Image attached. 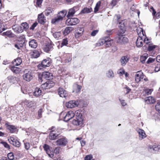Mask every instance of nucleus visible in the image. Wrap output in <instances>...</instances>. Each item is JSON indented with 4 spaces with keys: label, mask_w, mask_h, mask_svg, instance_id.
<instances>
[{
    "label": "nucleus",
    "mask_w": 160,
    "mask_h": 160,
    "mask_svg": "<svg viewBox=\"0 0 160 160\" xmlns=\"http://www.w3.org/2000/svg\"><path fill=\"white\" fill-rule=\"evenodd\" d=\"M118 26L120 30L117 34V42L120 44H125L128 42V38L123 35L125 30L124 28L125 25L122 21L119 23Z\"/></svg>",
    "instance_id": "f257e3e1"
},
{
    "label": "nucleus",
    "mask_w": 160,
    "mask_h": 160,
    "mask_svg": "<svg viewBox=\"0 0 160 160\" xmlns=\"http://www.w3.org/2000/svg\"><path fill=\"white\" fill-rule=\"evenodd\" d=\"M137 32L139 36L137 40L136 45L138 47H141L144 42L143 38L146 37V35H145V32L141 28H138L137 29Z\"/></svg>",
    "instance_id": "f03ea898"
},
{
    "label": "nucleus",
    "mask_w": 160,
    "mask_h": 160,
    "mask_svg": "<svg viewBox=\"0 0 160 160\" xmlns=\"http://www.w3.org/2000/svg\"><path fill=\"white\" fill-rule=\"evenodd\" d=\"M81 112L80 110H77L75 112L74 115L76 116V118L72 121V123L74 125L81 126L82 125L83 118Z\"/></svg>",
    "instance_id": "7ed1b4c3"
},
{
    "label": "nucleus",
    "mask_w": 160,
    "mask_h": 160,
    "mask_svg": "<svg viewBox=\"0 0 160 160\" xmlns=\"http://www.w3.org/2000/svg\"><path fill=\"white\" fill-rule=\"evenodd\" d=\"M52 63L50 58H48L44 59L42 62L41 64H39L38 66V68L40 69L48 67L50 66Z\"/></svg>",
    "instance_id": "20e7f679"
},
{
    "label": "nucleus",
    "mask_w": 160,
    "mask_h": 160,
    "mask_svg": "<svg viewBox=\"0 0 160 160\" xmlns=\"http://www.w3.org/2000/svg\"><path fill=\"white\" fill-rule=\"evenodd\" d=\"M23 79L27 81H30L32 78L33 73L29 69H25L24 72Z\"/></svg>",
    "instance_id": "39448f33"
},
{
    "label": "nucleus",
    "mask_w": 160,
    "mask_h": 160,
    "mask_svg": "<svg viewBox=\"0 0 160 160\" xmlns=\"http://www.w3.org/2000/svg\"><path fill=\"white\" fill-rule=\"evenodd\" d=\"M79 22V20L77 18H69L66 20V23L68 25H75Z\"/></svg>",
    "instance_id": "423d86ee"
},
{
    "label": "nucleus",
    "mask_w": 160,
    "mask_h": 160,
    "mask_svg": "<svg viewBox=\"0 0 160 160\" xmlns=\"http://www.w3.org/2000/svg\"><path fill=\"white\" fill-rule=\"evenodd\" d=\"M55 84L52 81H48L41 85L42 88L43 89H48L54 86Z\"/></svg>",
    "instance_id": "0eeeda50"
},
{
    "label": "nucleus",
    "mask_w": 160,
    "mask_h": 160,
    "mask_svg": "<svg viewBox=\"0 0 160 160\" xmlns=\"http://www.w3.org/2000/svg\"><path fill=\"white\" fill-rule=\"evenodd\" d=\"M79 105L78 101L75 100L70 101L66 103V107L68 108H72L77 107Z\"/></svg>",
    "instance_id": "6e6552de"
},
{
    "label": "nucleus",
    "mask_w": 160,
    "mask_h": 160,
    "mask_svg": "<svg viewBox=\"0 0 160 160\" xmlns=\"http://www.w3.org/2000/svg\"><path fill=\"white\" fill-rule=\"evenodd\" d=\"M84 31V30L83 27H78L77 28L75 31V38H78L81 37Z\"/></svg>",
    "instance_id": "1a4fd4ad"
},
{
    "label": "nucleus",
    "mask_w": 160,
    "mask_h": 160,
    "mask_svg": "<svg viewBox=\"0 0 160 160\" xmlns=\"http://www.w3.org/2000/svg\"><path fill=\"white\" fill-rule=\"evenodd\" d=\"M78 8L77 6L74 7L72 8L69 9L68 14L67 15V17L69 18L73 17L76 12L78 10Z\"/></svg>",
    "instance_id": "9d476101"
},
{
    "label": "nucleus",
    "mask_w": 160,
    "mask_h": 160,
    "mask_svg": "<svg viewBox=\"0 0 160 160\" xmlns=\"http://www.w3.org/2000/svg\"><path fill=\"white\" fill-rule=\"evenodd\" d=\"M68 143L66 138L64 137L58 139L56 141V143L58 145L61 146H65Z\"/></svg>",
    "instance_id": "9b49d317"
},
{
    "label": "nucleus",
    "mask_w": 160,
    "mask_h": 160,
    "mask_svg": "<svg viewBox=\"0 0 160 160\" xmlns=\"http://www.w3.org/2000/svg\"><path fill=\"white\" fill-rule=\"evenodd\" d=\"M74 116V113L72 111H68L66 114L64 118V121L65 122H68L70 119L72 118Z\"/></svg>",
    "instance_id": "f8f14e48"
},
{
    "label": "nucleus",
    "mask_w": 160,
    "mask_h": 160,
    "mask_svg": "<svg viewBox=\"0 0 160 160\" xmlns=\"http://www.w3.org/2000/svg\"><path fill=\"white\" fill-rule=\"evenodd\" d=\"M144 78V75L141 71H138L135 75V81L137 83L139 82Z\"/></svg>",
    "instance_id": "ddd939ff"
},
{
    "label": "nucleus",
    "mask_w": 160,
    "mask_h": 160,
    "mask_svg": "<svg viewBox=\"0 0 160 160\" xmlns=\"http://www.w3.org/2000/svg\"><path fill=\"white\" fill-rule=\"evenodd\" d=\"M58 92V94L61 97L65 98L68 96L67 92L62 88H59Z\"/></svg>",
    "instance_id": "4468645a"
},
{
    "label": "nucleus",
    "mask_w": 160,
    "mask_h": 160,
    "mask_svg": "<svg viewBox=\"0 0 160 160\" xmlns=\"http://www.w3.org/2000/svg\"><path fill=\"white\" fill-rule=\"evenodd\" d=\"M22 39V40L21 41V42H19L15 44L14 46L15 47L17 48L18 49H20L21 48H22L23 46V44L25 42V39L23 37H22L21 38H20L19 39Z\"/></svg>",
    "instance_id": "2eb2a0df"
},
{
    "label": "nucleus",
    "mask_w": 160,
    "mask_h": 160,
    "mask_svg": "<svg viewBox=\"0 0 160 160\" xmlns=\"http://www.w3.org/2000/svg\"><path fill=\"white\" fill-rule=\"evenodd\" d=\"M129 59V58L127 56L122 57L120 60V62L122 66H124L128 62Z\"/></svg>",
    "instance_id": "dca6fc26"
},
{
    "label": "nucleus",
    "mask_w": 160,
    "mask_h": 160,
    "mask_svg": "<svg viewBox=\"0 0 160 160\" xmlns=\"http://www.w3.org/2000/svg\"><path fill=\"white\" fill-rule=\"evenodd\" d=\"M38 21L39 23L41 24H44L46 22L45 18L42 13L38 15Z\"/></svg>",
    "instance_id": "f3484780"
},
{
    "label": "nucleus",
    "mask_w": 160,
    "mask_h": 160,
    "mask_svg": "<svg viewBox=\"0 0 160 160\" xmlns=\"http://www.w3.org/2000/svg\"><path fill=\"white\" fill-rule=\"evenodd\" d=\"M42 77L47 79H52V75L49 72H44L42 73Z\"/></svg>",
    "instance_id": "a211bd4d"
},
{
    "label": "nucleus",
    "mask_w": 160,
    "mask_h": 160,
    "mask_svg": "<svg viewBox=\"0 0 160 160\" xmlns=\"http://www.w3.org/2000/svg\"><path fill=\"white\" fill-rule=\"evenodd\" d=\"M138 133L139 134V139H142L146 137V135L143 130L142 129L138 128L137 130Z\"/></svg>",
    "instance_id": "6ab92c4d"
},
{
    "label": "nucleus",
    "mask_w": 160,
    "mask_h": 160,
    "mask_svg": "<svg viewBox=\"0 0 160 160\" xmlns=\"http://www.w3.org/2000/svg\"><path fill=\"white\" fill-rule=\"evenodd\" d=\"M145 101L147 104H153L155 102L154 98L152 97H148L145 98Z\"/></svg>",
    "instance_id": "aec40b11"
},
{
    "label": "nucleus",
    "mask_w": 160,
    "mask_h": 160,
    "mask_svg": "<svg viewBox=\"0 0 160 160\" xmlns=\"http://www.w3.org/2000/svg\"><path fill=\"white\" fill-rule=\"evenodd\" d=\"M58 138V135L53 131L50 132L49 135V138L50 139L54 140Z\"/></svg>",
    "instance_id": "412c9836"
},
{
    "label": "nucleus",
    "mask_w": 160,
    "mask_h": 160,
    "mask_svg": "<svg viewBox=\"0 0 160 160\" xmlns=\"http://www.w3.org/2000/svg\"><path fill=\"white\" fill-rule=\"evenodd\" d=\"M5 125L11 133H12L16 131L17 128L15 126L9 125L7 123L5 124Z\"/></svg>",
    "instance_id": "4be33fe9"
},
{
    "label": "nucleus",
    "mask_w": 160,
    "mask_h": 160,
    "mask_svg": "<svg viewBox=\"0 0 160 160\" xmlns=\"http://www.w3.org/2000/svg\"><path fill=\"white\" fill-rule=\"evenodd\" d=\"M33 95L36 97H38L40 96L42 94V91L41 89L38 88H35L33 92Z\"/></svg>",
    "instance_id": "5701e85b"
},
{
    "label": "nucleus",
    "mask_w": 160,
    "mask_h": 160,
    "mask_svg": "<svg viewBox=\"0 0 160 160\" xmlns=\"http://www.w3.org/2000/svg\"><path fill=\"white\" fill-rule=\"evenodd\" d=\"M29 45L31 48H35L38 46V43L36 40L32 39L29 42Z\"/></svg>",
    "instance_id": "b1692460"
},
{
    "label": "nucleus",
    "mask_w": 160,
    "mask_h": 160,
    "mask_svg": "<svg viewBox=\"0 0 160 160\" xmlns=\"http://www.w3.org/2000/svg\"><path fill=\"white\" fill-rule=\"evenodd\" d=\"M53 46V45L51 43H48L44 47L43 50L45 52H48L52 48Z\"/></svg>",
    "instance_id": "393cba45"
},
{
    "label": "nucleus",
    "mask_w": 160,
    "mask_h": 160,
    "mask_svg": "<svg viewBox=\"0 0 160 160\" xmlns=\"http://www.w3.org/2000/svg\"><path fill=\"white\" fill-rule=\"evenodd\" d=\"M12 29L17 33L21 32L22 31L21 27L16 25L12 26Z\"/></svg>",
    "instance_id": "a878e982"
},
{
    "label": "nucleus",
    "mask_w": 160,
    "mask_h": 160,
    "mask_svg": "<svg viewBox=\"0 0 160 160\" xmlns=\"http://www.w3.org/2000/svg\"><path fill=\"white\" fill-rule=\"evenodd\" d=\"M62 19L58 17V16L55 17L52 20V23L53 24H57L61 21Z\"/></svg>",
    "instance_id": "bb28decb"
},
{
    "label": "nucleus",
    "mask_w": 160,
    "mask_h": 160,
    "mask_svg": "<svg viewBox=\"0 0 160 160\" xmlns=\"http://www.w3.org/2000/svg\"><path fill=\"white\" fill-rule=\"evenodd\" d=\"M2 35L4 36H7L11 38L14 37L15 35L11 31H8L2 33Z\"/></svg>",
    "instance_id": "cd10ccee"
},
{
    "label": "nucleus",
    "mask_w": 160,
    "mask_h": 160,
    "mask_svg": "<svg viewBox=\"0 0 160 160\" xmlns=\"http://www.w3.org/2000/svg\"><path fill=\"white\" fill-rule=\"evenodd\" d=\"M10 69L14 73H18L21 71L20 68L15 66H11Z\"/></svg>",
    "instance_id": "c85d7f7f"
},
{
    "label": "nucleus",
    "mask_w": 160,
    "mask_h": 160,
    "mask_svg": "<svg viewBox=\"0 0 160 160\" xmlns=\"http://www.w3.org/2000/svg\"><path fill=\"white\" fill-rule=\"evenodd\" d=\"M67 13V10H64L58 12L57 16L63 19V18L66 15Z\"/></svg>",
    "instance_id": "c756f323"
},
{
    "label": "nucleus",
    "mask_w": 160,
    "mask_h": 160,
    "mask_svg": "<svg viewBox=\"0 0 160 160\" xmlns=\"http://www.w3.org/2000/svg\"><path fill=\"white\" fill-rule=\"evenodd\" d=\"M106 76L109 78H113L114 76L113 71L111 69H109L106 72Z\"/></svg>",
    "instance_id": "7c9ffc66"
},
{
    "label": "nucleus",
    "mask_w": 160,
    "mask_h": 160,
    "mask_svg": "<svg viewBox=\"0 0 160 160\" xmlns=\"http://www.w3.org/2000/svg\"><path fill=\"white\" fill-rule=\"evenodd\" d=\"M150 11L152 12V14L154 16L156 17L157 18H159L160 17V13L159 12H158L156 14V12L155 10L153 8V7H151L150 8Z\"/></svg>",
    "instance_id": "2f4dec72"
},
{
    "label": "nucleus",
    "mask_w": 160,
    "mask_h": 160,
    "mask_svg": "<svg viewBox=\"0 0 160 160\" xmlns=\"http://www.w3.org/2000/svg\"><path fill=\"white\" fill-rule=\"evenodd\" d=\"M81 86L78 84L74 85V90L73 91V92H75L77 93L79 92L81 90Z\"/></svg>",
    "instance_id": "473e14b6"
},
{
    "label": "nucleus",
    "mask_w": 160,
    "mask_h": 160,
    "mask_svg": "<svg viewBox=\"0 0 160 160\" xmlns=\"http://www.w3.org/2000/svg\"><path fill=\"white\" fill-rule=\"evenodd\" d=\"M53 9L50 7L47 8L44 11L45 13L46 16H48L52 14Z\"/></svg>",
    "instance_id": "72a5a7b5"
},
{
    "label": "nucleus",
    "mask_w": 160,
    "mask_h": 160,
    "mask_svg": "<svg viewBox=\"0 0 160 160\" xmlns=\"http://www.w3.org/2000/svg\"><path fill=\"white\" fill-rule=\"evenodd\" d=\"M22 62V60L20 58H18L15 59L13 62V64L16 66H18L21 64Z\"/></svg>",
    "instance_id": "f704fd0d"
},
{
    "label": "nucleus",
    "mask_w": 160,
    "mask_h": 160,
    "mask_svg": "<svg viewBox=\"0 0 160 160\" xmlns=\"http://www.w3.org/2000/svg\"><path fill=\"white\" fill-rule=\"evenodd\" d=\"M92 11V9L91 8H86L82 9L81 13H88L91 12Z\"/></svg>",
    "instance_id": "c9c22d12"
},
{
    "label": "nucleus",
    "mask_w": 160,
    "mask_h": 160,
    "mask_svg": "<svg viewBox=\"0 0 160 160\" xmlns=\"http://www.w3.org/2000/svg\"><path fill=\"white\" fill-rule=\"evenodd\" d=\"M8 79L9 82L11 83H14L16 80V78L12 76H8Z\"/></svg>",
    "instance_id": "e433bc0d"
},
{
    "label": "nucleus",
    "mask_w": 160,
    "mask_h": 160,
    "mask_svg": "<svg viewBox=\"0 0 160 160\" xmlns=\"http://www.w3.org/2000/svg\"><path fill=\"white\" fill-rule=\"evenodd\" d=\"M24 103L28 108L32 107L33 104V102L32 101H29L27 100H25L24 102Z\"/></svg>",
    "instance_id": "4c0bfd02"
},
{
    "label": "nucleus",
    "mask_w": 160,
    "mask_h": 160,
    "mask_svg": "<svg viewBox=\"0 0 160 160\" xmlns=\"http://www.w3.org/2000/svg\"><path fill=\"white\" fill-rule=\"evenodd\" d=\"M72 30V28L71 27H68L66 28L63 34L65 35H67Z\"/></svg>",
    "instance_id": "58836bf2"
},
{
    "label": "nucleus",
    "mask_w": 160,
    "mask_h": 160,
    "mask_svg": "<svg viewBox=\"0 0 160 160\" xmlns=\"http://www.w3.org/2000/svg\"><path fill=\"white\" fill-rule=\"evenodd\" d=\"M106 42H105V46L107 47H109L111 45V42H112V40L108 38H106Z\"/></svg>",
    "instance_id": "ea45409f"
},
{
    "label": "nucleus",
    "mask_w": 160,
    "mask_h": 160,
    "mask_svg": "<svg viewBox=\"0 0 160 160\" xmlns=\"http://www.w3.org/2000/svg\"><path fill=\"white\" fill-rule=\"evenodd\" d=\"M148 57V55L147 54L145 53L142 56H141L140 57V59L141 62L142 63H143Z\"/></svg>",
    "instance_id": "a19ab883"
},
{
    "label": "nucleus",
    "mask_w": 160,
    "mask_h": 160,
    "mask_svg": "<svg viewBox=\"0 0 160 160\" xmlns=\"http://www.w3.org/2000/svg\"><path fill=\"white\" fill-rule=\"evenodd\" d=\"M40 56V53L38 51L35 50L32 54V57L34 58H36L39 57Z\"/></svg>",
    "instance_id": "79ce46f5"
},
{
    "label": "nucleus",
    "mask_w": 160,
    "mask_h": 160,
    "mask_svg": "<svg viewBox=\"0 0 160 160\" xmlns=\"http://www.w3.org/2000/svg\"><path fill=\"white\" fill-rule=\"evenodd\" d=\"M106 38L105 39H100L98 43H97V46H100L103 45L104 44H105V42H106Z\"/></svg>",
    "instance_id": "37998d69"
},
{
    "label": "nucleus",
    "mask_w": 160,
    "mask_h": 160,
    "mask_svg": "<svg viewBox=\"0 0 160 160\" xmlns=\"http://www.w3.org/2000/svg\"><path fill=\"white\" fill-rule=\"evenodd\" d=\"M101 2L100 1H99L96 3V6L94 9V12H97L101 6Z\"/></svg>",
    "instance_id": "c03bdc74"
},
{
    "label": "nucleus",
    "mask_w": 160,
    "mask_h": 160,
    "mask_svg": "<svg viewBox=\"0 0 160 160\" xmlns=\"http://www.w3.org/2000/svg\"><path fill=\"white\" fill-rule=\"evenodd\" d=\"M43 147L46 152L49 153V152H50V150L49 146L46 144H44Z\"/></svg>",
    "instance_id": "a18cd8bd"
},
{
    "label": "nucleus",
    "mask_w": 160,
    "mask_h": 160,
    "mask_svg": "<svg viewBox=\"0 0 160 160\" xmlns=\"http://www.w3.org/2000/svg\"><path fill=\"white\" fill-rule=\"evenodd\" d=\"M53 35L55 38H58L61 35V33L60 32H56L53 34Z\"/></svg>",
    "instance_id": "49530a36"
},
{
    "label": "nucleus",
    "mask_w": 160,
    "mask_h": 160,
    "mask_svg": "<svg viewBox=\"0 0 160 160\" xmlns=\"http://www.w3.org/2000/svg\"><path fill=\"white\" fill-rule=\"evenodd\" d=\"M155 109L156 110L160 113V100L157 102L155 106Z\"/></svg>",
    "instance_id": "de8ad7c7"
},
{
    "label": "nucleus",
    "mask_w": 160,
    "mask_h": 160,
    "mask_svg": "<svg viewBox=\"0 0 160 160\" xmlns=\"http://www.w3.org/2000/svg\"><path fill=\"white\" fill-rule=\"evenodd\" d=\"M149 151L152 152V151H157V150L156 149V146L155 145L149 146L148 148Z\"/></svg>",
    "instance_id": "09e8293b"
},
{
    "label": "nucleus",
    "mask_w": 160,
    "mask_h": 160,
    "mask_svg": "<svg viewBox=\"0 0 160 160\" xmlns=\"http://www.w3.org/2000/svg\"><path fill=\"white\" fill-rule=\"evenodd\" d=\"M67 58L65 60V62L66 63L69 62L72 60L71 55L69 54H68L67 55Z\"/></svg>",
    "instance_id": "8fccbe9b"
},
{
    "label": "nucleus",
    "mask_w": 160,
    "mask_h": 160,
    "mask_svg": "<svg viewBox=\"0 0 160 160\" xmlns=\"http://www.w3.org/2000/svg\"><path fill=\"white\" fill-rule=\"evenodd\" d=\"M68 41L67 40V38H64L62 40L61 43V47H62L63 46H66L67 44H68Z\"/></svg>",
    "instance_id": "3c124183"
},
{
    "label": "nucleus",
    "mask_w": 160,
    "mask_h": 160,
    "mask_svg": "<svg viewBox=\"0 0 160 160\" xmlns=\"http://www.w3.org/2000/svg\"><path fill=\"white\" fill-rule=\"evenodd\" d=\"M156 46L155 45H151L149 44L148 47V50L149 51H151L154 50Z\"/></svg>",
    "instance_id": "603ef678"
},
{
    "label": "nucleus",
    "mask_w": 160,
    "mask_h": 160,
    "mask_svg": "<svg viewBox=\"0 0 160 160\" xmlns=\"http://www.w3.org/2000/svg\"><path fill=\"white\" fill-rule=\"evenodd\" d=\"M8 158L10 160H13L14 159V155L12 152L9 153L8 155Z\"/></svg>",
    "instance_id": "864d4df0"
},
{
    "label": "nucleus",
    "mask_w": 160,
    "mask_h": 160,
    "mask_svg": "<svg viewBox=\"0 0 160 160\" xmlns=\"http://www.w3.org/2000/svg\"><path fill=\"white\" fill-rule=\"evenodd\" d=\"M21 26L23 27V28L25 29H27L29 27L28 24L26 22H23L22 23Z\"/></svg>",
    "instance_id": "5fc2aeb1"
},
{
    "label": "nucleus",
    "mask_w": 160,
    "mask_h": 160,
    "mask_svg": "<svg viewBox=\"0 0 160 160\" xmlns=\"http://www.w3.org/2000/svg\"><path fill=\"white\" fill-rule=\"evenodd\" d=\"M12 145L16 147H19L20 146V143L18 141L16 140L15 142L12 144Z\"/></svg>",
    "instance_id": "6e6d98bb"
},
{
    "label": "nucleus",
    "mask_w": 160,
    "mask_h": 160,
    "mask_svg": "<svg viewBox=\"0 0 160 160\" xmlns=\"http://www.w3.org/2000/svg\"><path fill=\"white\" fill-rule=\"evenodd\" d=\"M15 138H14L13 137H10L8 139V140L9 142L11 144L13 143L16 140Z\"/></svg>",
    "instance_id": "4d7b16f0"
},
{
    "label": "nucleus",
    "mask_w": 160,
    "mask_h": 160,
    "mask_svg": "<svg viewBox=\"0 0 160 160\" xmlns=\"http://www.w3.org/2000/svg\"><path fill=\"white\" fill-rule=\"evenodd\" d=\"M43 112L42 109H40L38 111V116L37 118L38 119H39L42 117V113Z\"/></svg>",
    "instance_id": "13d9d810"
},
{
    "label": "nucleus",
    "mask_w": 160,
    "mask_h": 160,
    "mask_svg": "<svg viewBox=\"0 0 160 160\" xmlns=\"http://www.w3.org/2000/svg\"><path fill=\"white\" fill-rule=\"evenodd\" d=\"M156 59L155 58H149L148 59V60L147 62V63L148 64H149L150 63H152L154 62L155 61Z\"/></svg>",
    "instance_id": "bf43d9fd"
},
{
    "label": "nucleus",
    "mask_w": 160,
    "mask_h": 160,
    "mask_svg": "<svg viewBox=\"0 0 160 160\" xmlns=\"http://www.w3.org/2000/svg\"><path fill=\"white\" fill-rule=\"evenodd\" d=\"M152 91V89H146L145 90V92L146 94L148 95L151 94Z\"/></svg>",
    "instance_id": "052dcab7"
},
{
    "label": "nucleus",
    "mask_w": 160,
    "mask_h": 160,
    "mask_svg": "<svg viewBox=\"0 0 160 160\" xmlns=\"http://www.w3.org/2000/svg\"><path fill=\"white\" fill-rule=\"evenodd\" d=\"M24 147L26 150H28L30 148V143L28 142H24Z\"/></svg>",
    "instance_id": "680f3d73"
},
{
    "label": "nucleus",
    "mask_w": 160,
    "mask_h": 160,
    "mask_svg": "<svg viewBox=\"0 0 160 160\" xmlns=\"http://www.w3.org/2000/svg\"><path fill=\"white\" fill-rule=\"evenodd\" d=\"M5 28L4 27L2 23H0V33L2 32L3 31L5 30Z\"/></svg>",
    "instance_id": "e2e57ef3"
},
{
    "label": "nucleus",
    "mask_w": 160,
    "mask_h": 160,
    "mask_svg": "<svg viewBox=\"0 0 160 160\" xmlns=\"http://www.w3.org/2000/svg\"><path fill=\"white\" fill-rule=\"evenodd\" d=\"M117 2V0H112L110 3V5L112 7H113L116 5Z\"/></svg>",
    "instance_id": "0e129e2a"
},
{
    "label": "nucleus",
    "mask_w": 160,
    "mask_h": 160,
    "mask_svg": "<svg viewBox=\"0 0 160 160\" xmlns=\"http://www.w3.org/2000/svg\"><path fill=\"white\" fill-rule=\"evenodd\" d=\"M144 42L146 44H148L150 43V40L149 38H147L146 37L145 38H143Z\"/></svg>",
    "instance_id": "69168bd1"
},
{
    "label": "nucleus",
    "mask_w": 160,
    "mask_h": 160,
    "mask_svg": "<svg viewBox=\"0 0 160 160\" xmlns=\"http://www.w3.org/2000/svg\"><path fill=\"white\" fill-rule=\"evenodd\" d=\"M92 158V155H89L86 156L85 158V160H90Z\"/></svg>",
    "instance_id": "338daca9"
},
{
    "label": "nucleus",
    "mask_w": 160,
    "mask_h": 160,
    "mask_svg": "<svg viewBox=\"0 0 160 160\" xmlns=\"http://www.w3.org/2000/svg\"><path fill=\"white\" fill-rule=\"evenodd\" d=\"M160 64H158L157 67H156L154 69V71L155 72H157L160 70Z\"/></svg>",
    "instance_id": "774afa93"
}]
</instances>
